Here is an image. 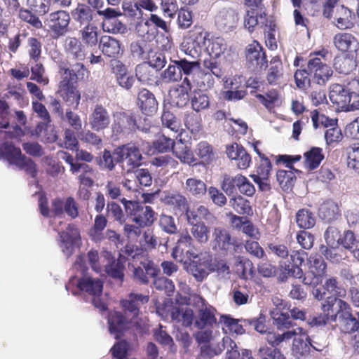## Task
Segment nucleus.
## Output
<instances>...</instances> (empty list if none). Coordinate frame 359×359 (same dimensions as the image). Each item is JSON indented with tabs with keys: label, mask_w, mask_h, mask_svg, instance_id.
Returning <instances> with one entry per match:
<instances>
[{
	"label": "nucleus",
	"mask_w": 359,
	"mask_h": 359,
	"mask_svg": "<svg viewBox=\"0 0 359 359\" xmlns=\"http://www.w3.org/2000/svg\"><path fill=\"white\" fill-rule=\"evenodd\" d=\"M67 291L76 295L79 292H82L92 296V303L94 306L100 311L107 309V305L101 297L103 290V283L99 278H93L90 276H83L78 278L72 277L65 286Z\"/></svg>",
	"instance_id": "obj_1"
},
{
	"label": "nucleus",
	"mask_w": 359,
	"mask_h": 359,
	"mask_svg": "<svg viewBox=\"0 0 359 359\" xmlns=\"http://www.w3.org/2000/svg\"><path fill=\"white\" fill-rule=\"evenodd\" d=\"M116 163L121 168V174L133 172L142 165V154L137 143H128L115 149Z\"/></svg>",
	"instance_id": "obj_2"
},
{
	"label": "nucleus",
	"mask_w": 359,
	"mask_h": 359,
	"mask_svg": "<svg viewBox=\"0 0 359 359\" xmlns=\"http://www.w3.org/2000/svg\"><path fill=\"white\" fill-rule=\"evenodd\" d=\"M70 20L69 13L64 9H60L50 13L46 16L44 24L52 38L58 39L69 32Z\"/></svg>",
	"instance_id": "obj_3"
},
{
	"label": "nucleus",
	"mask_w": 359,
	"mask_h": 359,
	"mask_svg": "<svg viewBox=\"0 0 359 359\" xmlns=\"http://www.w3.org/2000/svg\"><path fill=\"white\" fill-rule=\"evenodd\" d=\"M136 129L147 133L149 128H140L136 123V119L132 114L123 111H116L113 114L111 130L114 135L129 134Z\"/></svg>",
	"instance_id": "obj_4"
},
{
	"label": "nucleus",
	"mask_w": 359,
	"mask_h": 359,
	"mask_svg": "<svg viewBox=\"0 0 359 359\" xmlns=\"http://www.w3.org/2000/svg\"><path fill=\"white\" fill-rule=\"evenodd\" d=\"M329 97L339 109L344 111L359 109V101L351 102V97L345 90L344 86L337 83L331 85Z\"/></svg>",
	"instance_id": "obj_5"
},
{
	"label": "nucleus",
	"mask_w": 359,
	"mask_h": 359,
	"mask_svg": "<svg viewBox=\"0 0 359 359\" xmlns=\"http://www.w3.org/2000/svg\"><path fill=\"white\" fill-rule=\"evenodd\" d=\"M308 61V68L310 71L312 81L319 86H324L332 75V70L325 62L323 56L318 57L310 55Z\"/></svg>",
	"instance_id": "obj_6"
},
{
	"label": "nucleus",
	"mask_w": 359,
	"mask_h": 359,
	"mask_svg": "<svg viewBox=\"0 0 359 359\" xmlns=\"http://www.w3.org/2000/svg\"><path fill=\"white\" fill-rule=\"evenodd\" d=\"M271 316L273 320V324L277 326L278 330L289 329L292 326L291 318L294 320H304L306 318V313L298 308H293L288 311L283 312L277 307L271 311Z\"/></svg>",
	"instance_id": "obj_7"
},
{
	"label": "nucleus",
	"mask_w": 359,
	"mask_h": 359,
	"mask_svg": "<svg viewBox=\"0 0 359 359\" xmlns=\"http://www.w3.org/2000/svg\"><path fill=\"white\" fill-rule=\"evenodd\" d=\"M212 257L210 253L201 252L199 259L192 260L187 266V271L198 282H202L211 272Z\"/></svg>",
	"instance_id": "obj_8"
},
{
	"label": "nucleus",
	"mask_w": 359,
	"mask_h": 359,
	"mask_svg": "<svg viewBox=\"0 0 359 359\" xmlns=\"http://www.w3.org/2000/svg\"><path fill=\"white\" fill-rule=\"evenodd\" d=\"M160 200L175 214H182L189 208L187 197L177 190L163 191L161 195Z\"/></svg>",
	"instance_id": "obj_9"
},
{
	"label": "nucleus",
	"mask_w": 359,
	"mask_h": 359,
	"mask_svg": "<svg viewBox=\"0 0 359 359\" xmlns=\"http://www.w3.org/2000/svg\"><path fill=\"white\" fill-rule=\"evenodd\" d=\"M336 323L341 332L353 333L359 332V311L353 313L351 308L348 304L344 310L337 315Z\"/></svg>",
	"instance_id": "obj_10"
},
{
	"label": "nucleus",
	"mask_w": 359,
	"mask_h": 359,
	"mask_svg": "<svg viewBox=\"0 0 359 359\" xmlns=\"http://www.w3.org/2000/svg\"><path fill=\"white\" fill-rule=\"evenodd\" d=\"M295 332L293 339L292 351L296 359H306L310 353L309 337L302 327L290 330Z\"/></svg>",
	"instance_id": "obj_11"
},
{
	"label": "nucleus",
	"mask_w": 359,
	"mask_h": 359,
	"mask_svg": "<svg viewBox=\"0 0 359 359\" xmlns=\"http://www.w3.org/2000/svg\"><path fill=\"white\" fill-rule=\"evenodd\" d=\"M81 62L78 61V62L70 65L69 67H67L65 65H60L59 69L61 79L76 83L78 81L87 79L89 72Z\"/></svg>",
	"instance_id": "obj_12"
},
{
	"label": "nucleus",
	"mask_w": 359,
	"mask_h": 359,
	"mask_svg": "<svg viewBox=\"0 0 359 359\" xmlns=\"http://www.w3.org/2000/svg\"><path fill=\"white\" fill-rule=\"evenodd\" d=\"M149 299L147 295L131 292L121 304L126 314L133 320L139 316L141 307L149 302Z\"/></svg>",
	"instance_id": "obj_13"
},
{
	"label": "nucleus",
	"mask_w": 359,
	"mask_h": 359,
	"mask_svg": "<svg viewBox=\"0 0 359 359\" xmlns=\"http://www.w3.org/2000/svg\"><path fill=\"white\" fill-rule=\"evenodd\" d=\"M60 247L62 252L69 257L74 251V246L80 240V231L74 224H69L66 231L58 232Z\"/></svg>",
	"instance_id": "obj_14"
},
{
	"label": "nucleus",
	"mask_w": 359,
	"mask_h": 359,
	"mask_svg": "<svg viewBox=\"0 0 359 359\" xmlns=\"http://www.w3.org/2000/svg\"><path fill=\"white\" fill-rule=\"evenodd\" d=\"M246 60L250 68L262 69L266 67L267 60L261 45L255 41L248 46L245 51Z\"/></svg>",
	"instance_id": "obj_15"
},
{
	"label": "nucleus",
	"mask_w": 359,
	"mask_h": 359,
	"mask_svg": "<svg viewBox=\"0 0 359 359\" xmlns=\"http://www.w3.org/2000/svg\"><path fill=\"white\" fill-rule=\"evenodd\" d=\"M64 50L67 58L76 61L86 59L87 51L85 45L75 36H67L64 41Z\"/></svg>",
	"instance_id": "obj_16"
},
{
	"label": "nucleus",
	"mask_w": 359,
	"mask_h": 359,
	"mask_svg": "<svg viewBox=\"0 0 359 359\" xmlns=\"http://www.w3.org/2000/svg\"><path fill=\"white\" fill-rule=\"evenodd\" d=\"M75 83L61 79L59 83L58 93L68 106L77 109L81 100V95Z\"/></svg>",
	"instance_id": "obj_17"
},
{
	"label": "nucleus",
	"mask_w": 359,
	"mask_h": 359,
	"mask_svg": "<svg viewBox=\"0 0 359 359\" xmlns=\"http://www.w3.org/2000/svg\"><path fill=\"white\" fill-rule=\"evenodd\" d=\"M320 308L323 313L330 315L331 323H334L344 308L348 304L345 301L339 299L337 296L325 295V299L321 300Z\"/></svg>",
	"instance_id": "obj_18"
},
{
	"label": "nucleus",
	"mask_w": 359,
	"mask_h": 359,
	"mask_svg": "<svg viewBox=\"0 0 359 359\" xmlns=\"http://www.w3.org/2000/svg\"><path fill=\"white\" fill-rule=\"evenodd\" d=\"M355 14L344 5H337L333 16V24L340 29H351L355 24Z\"/></svg>",
	"instance_id": "obj_19"
},
{
	"label": "nucleus",
	"mask_w": 359,
	"mask_h": 359,
	"mask_svg": "<svg viewBox=\"0 0 359 359\" xmlns=\"http://www.w3.org/2000/svg\"><path fill=\"white\" fill-rule=\"evenodd\" d=\"M132 320L130 317L124 316L121 312H111L108 317L109 330L116 339H118L129 327Z\"/></svg>",
	"instance_id": "obj_20"
},
{
	"label": "nucleus",
	"mask_w": 359,
	"mask_h": 359,
	"mask_svg": "<svg viewBox=\"0 0 359 359\" xmlns=\"http://www.w3.org/2000/svg\"><path fill=\"white\" fill-rule=\"evenodd\" d=\"M135 77L137 80L142 85L148 86H159V79L156 71H155L149 64L143 62L136 66Z\"/></svg>",
	"instance_id": "obj_21"
},
{
	"label": "nucleus",
	"mask_w": 359,
	"mask_h": 359,
	"mask_svg": "<svg viewBox=\"0 0 359 359\" xmlns=\"http://www.w3.org/2000/svg\"><path fill=\"white\" fill-rule=\"evenodd\" d=\"M137 104L142 112L147 116H151L158 110V103L155 95L146 88H142L138 93Z\"/></svg>",
	"instance_id": "obj_22"
},
{
	"label": "nucleus",
	"mask_w": 359,
	"mask_h": 359,
	"mask_svg": "<svg viewBox=\"0 0 359 359\" xmlns=\"http://www.w3.org/2000/svg\"><path fill=\"white\" fill-rule=\"evenodd\" d=\"M110 122L107 110L101 104H97L89 117L90 128L95 131H100L108 128Z\"/></svg>",
	"instance_id": "obj_23"
},
{
	"label": "nucleus",
	"mask_w": 359,
	"mask_h": 359,
	"mask_svg": "<svg viewBox=\"0 0 359 359\" xmlns=\"http://www.w3.org/2000/svg\"><path fill=\"white\" fill-rule=\"evenodd\" d=\"M98 48L108 57L117 58L122 53L121 42L109 35H103L100 38Z\"/></svg>",
	"instance_id": "obj_24"
},
{
	"label": "nucleus",
	"mask_w": 359,
	"mask_h": 359,
	"mask_svg": "<svg viewBox=\"0 0 359 359\" xmlns=\"http://www.w3.org/2000/svg\"><path fill=\"white\" fill-rule=\"evenodd\" d=\"M71 15L80 27L93 25L92 22L95 17V11L86 4L79 3L76 7L72 10Z\"/></svg>",
	"instance_id": "obj_25"
},
{
	"label": "nucleus",
	"mask_w": 359,
	"mask_h": 359,
	"mask_svg": "<svg viewBox=\"0 0 359 359\" xmlns=\"http://www.w3.org/2000/svg\"><path fill=\"white\" fill-rule=\"evenodd\" d=\"M238 21V12L231 8L221 9L215 17V24L221 29L234 27Z\"/></svg>",
	"instance_id": "obj_26"
},
{
	"label": "nucleus",
	"mask_w": 359,
	"mask_h": 359,
	"mask_svg": "<svg viewBox=\"0 0 359 359\" xmlns=\"http://www.w3.org/2000/svg\"><path fill=\"white\" fill-rule=\"evenodd\" d=\"M216 310L212 306H203L198 311L195 317L194 325L198 330H203L212 326L217 321L215 318Z\"/></svg>",
	"instance_id": "obj_27"
},
{
	"label": "nucleus",
	"mask_w": 359,
	"mask_h": 359,
	"mask_svg": "<svg viewBox=\"0 0 359 359\" xmlns=\"http://www.w3.org/2000/svg\"><path fill=\"white\" fill-rule=\"evenodd\" d=\"M340 287L336 278H330L325 284L320 287L313 286L311 290L312 295L317 300H323L325 295L339 296Z\"/></svg>",
	"instance_id": "obj_28"
},
{
	"label": "nucleus",
	"mask_w": 359,
	"mask_h": 359,
	"mask_svg": "<svg viewBox=\"0 0 359 359\" xmlns=\"http://www.w3.org/2000/svg\"><path fill=\"white\" fill-rule=\"evenodd\" d=\"M334 46L342 52L356 51L358 47L357 39L350 33H338L333 38Z\"/></svg>",
	"instance_id": "obj_29"
},
{
	"label": "nucleus",
	"mask_w": 359,
	"mask_h": 359,
	"mask_svg": "<svg viewBox=\"0 0 359 359\" xmlns=\"http://www.w3.org/2000/svg\"><path fill=\"white\" fill-rule=\"evenodd\" d=\"M183 188L188 194L197 199L203 198L208 189L205 182L197 177L187 179Z\"/></svg>",
	"instance_id": "obj_30"
},
{
	"label": "nucleus",
	"mask_w": 359,
	"mask_h": 359,
	"mask_svg": "<svg viewBox=\"0 0 359 359\" xmlns=\"http://www.w3.org/2000/svg\"><path fill=\"white\" fill-rule=\"evenodd\" d=\"M243 321V320L235 319L226 315L222 316L219 319V323L223 325L222 330L224 332H229L236 335H241L245 332L248 324Z\"/></svg>",
	"instance_id": "obj_31"
},
{
	"label": "nucleus",
	"mask_w": 359,
	"mask_h": 359,
	"mask_svg": "<svg viewBox=\"0 0 359 359\" xmlns=\"http://www.w3.org/2000/svg\"><path fill=\"white\" fill-rule=\"evenodd\" d=\"M212 237L214 247L220 250H227L233 243L229 231L221 226L214 228Z\"/></svg>",
	"instance_id": "obj_32"
},
{
	"label": "nucleus",
	"mask_w": 359,
	"mask_h": 359,
	"mask_svg": "<svg viewBox=\"0 0 359 359\" xmlns=\"http://www.w3.org/2000/svg\"><path fill=\"white\" fill-rule=\"evenodd\" d=\"M130 51L135 60H145L149 56V53H151V47L148 41L140 39L130 43Z\"/></svg>",
	"instance_id": "obj_33"
},
{
	"label": "nucleus",
	"mask_w": 359,
	"mask_h": 359,
	"mask_svg": "<svg viewBox=\"0 0 359 359\" xmlns=\"http://www.w3.org/2000/svg\"><path fill=\"white\" fill-rule=\"evenodd\" d=\"M23 156L20 149L11 143L5 142L0 146V158L7 160L10 164L16 165Z\"/></svg>",
	"instance_id": "obj_34"
},
{
	"label": "nucleus",
	"mask_w": 359,
	"mask_h": 359,
	"mask_svg": "<svg viewBox=\"0 0 359 359\" xmlns=\"http://www.w3.org/2000/svg\"><path fill=\"white\" fill-rule=\"evenodd\" d=\"M172 320L181 323L183 326L189 327L194 323V312L188 307H175L171 312Z\"/></svg>",
	"instance_id": "obj_35"
},
{
	"label": "nucleus",
	"mask_w": 359,
	"mask_h": 359,
	"mask_svg": "<svg viewBox=\"0 0 359 359\" xmlns=\"http://www.w3.org/2000/svg\"><path fill=\"white\" fill-rule=\"evenodd\" d=\"M215 347L219 354L224 350H226V359H241V353L237 345L229 337H223L222 341L219 342Z\"/></svg>",
	"instance_id": "obj_36"
},
{
	"label": "nucleus",
	"mask_w": 359,
	"mask_h": 359,
	"mask_svg": "<svg viewBox=\"0 0 359 359\" xmlns=\"http://www.w3.org/2000/svg\"><path fill=\"white\" fill-rule=\"evenodd\" d=\"M319 217L325 222L330 223L339 217V207L332 201L323 203L319 208Z\"/></svg>",
	"instance_id": "obj_37"
},
{
	"label": "nucleus",
	"mask_w": 359,
	"mask_h": 359,
	"mask_svg": "<svg viewBox=\"0 0 359 359\" xmlns=\"http://www.w3.org/2000/svg\"><path fill=\"white\" fill-rule=\"evenodd\" d=\"M155 212L151 207L142 205L136 216L132 221L140 226L148 227L155 221Z\"/></svg>",
	"instance_id": "obj_38"
},
{
	"label": "nucleus",
	"mask_w": 359,
	"mask_h": 359,
	"mask_svg": "<svg viewBox=\"0 0 359 359\" xmlns=\"http://www.w3.org/2000/svg\"><path fill=\"white\" fill-rule=\"evenodd\" d=\"M194 238L187 231H182L177 240L176 246L172 250V257L178 261H182L184 257V249L182 246L189 248L194 244Z\"/></svg>",
	"instance_id": "obj_39"
},
{
	"label": "nucleus",
	"mask_w": 359,
	"mask_h": 359,
	"mask_svg": "<svg viewBox=\"0 0 359 359\" xmlns=\"http://www.w3.org/2000/svg\"><path fill=\"white\" fill-rule=\"evenodd\" d=\"M171 62L177 65L178 71H180L181 79L182 74L192 76L199 72L200 64L198 61H189L183 58L171 60Z\"/></svg>",
	"instance_id": "obj_40"
},
{
	"label": "nucleus",
	"mask_w": 359,
	"mask_h": 359,
	"mask_svg": "<svg viewBox=\"0 0 359 359\" xmlns=\"http://www.w3.org/2000/svg\"><path fill=\"white\" fill-rule=\"evenodd\" d=\"M169 97L170 104L180 108L186 106L189 100V93L178 86L170 90Z\"/></svg>",
	"instance_id": "obj_41"
},
{
	"label": "nucleus",
	"mask_w": 359,
	"mask_h": 359,
	"mask_svg": "<svg viewBox=\"0 0 359 359\" xmlns=\"http://www.w3.org/2000/svg\"><path fill=\"white\" fill-rule=\"evenodd\" d=\"M73 172V174H78L79 182L86 187H91L93 184V177L95 176V170L88 164L81 163Z\"/></svg>",
	"instance_id": "obj_42"
},
{
	"label": "nucleus",
	"mask_w": 359,
	"mask_h": 359,
	"mask_svg": "<svg viewBox=\"0 0 359 359\" xmlns=\"http://www.w3.org/2000/svg\"><path fill=\"white\" fill-rule=\"evenodd\" d=\"M235 267L240 278L248 279L253 275V264L248 258L238 256L236 257Z\"/></svg>",
	"instance_id": "obj_43"
},
{
	"label": "nucleus",
	"mask_w": 359,
	"mask_h": 359,
	"mask_svg": "<svg viewBox=\"0 0 359 359\" xmlns=\"http://www.w3.org/2000/svg\"><path fill=\"white\" fill-rule=\"evenodd\" d=\"M190 233L194 240L200 244H205L209 240L210 229L203 222L192 225L190 227Z\"/></svg>",
	"instance_id": "obj_44"
},
{
	"label": "nucleus",
	"mask_w": 359,
	"mask_h": 359,
	"mask_svg": "<svg viewBox=\"0 0 359 359\" xmlns=\"http://www.w3.org/2000/svg\"><path fill=\"white\" fill-rule=\"evenodd\" d=\"M161 83L169 84L181 81L180 71H178L176 64L170 63L168 67L161 72L159 77Z\"/></svg>",
	"instance_id": "obj_45"
},
{
	"label": "nucleus",
	"mask_w": 359,
	"mask_h": 359,
	"mask_svg": "<svg viewBox=\"0 0 359 359\" xmlns=\"http://www.w3.org/2000/svg\"><path fill=\"white\" fill-rule=\"evenodd\" d=\"M81 38L85 45L94 47L99 44L97 27L94 25L83 27L79 32Z\"/></svg>",
	"instance_id": "obj_46"
},
{
	"label": "nucleus",
	"mask_w": 359,
	"mask_h": 359,
	"mask_svg": "<svg viewBox=\"0 0 359 359\" xmlns=\"http://www.w3.org/2000/svg\"><path fill=\"white\" fill-rule=\"evenodd\" d=\"M172 152L183 163L191 165L196 161V158L189 147L184 144L182 142L177 143Z\"/></svg>",
	"instance_id": "obj_47"
},
{
	"label": "nucleus",
	"mask_w": 359,
	"mask_h": 359,
	"mask_svg": "<svg viewBox=\"0 0 359 359\" xmlns=\"http://www.w3.org/2000/svg\"><path fill=\"white\" fill-rule=\"evenodd\" d=\"M305 165L310 170L316 169L319 166L324 158L323 149L319 147H312L304 154Z\"/></svg>",
	"instance_id": "obj_48"
},
{
	"label": "nucleus",
	"mask_w": 359,
	"mask_h": 359,
	"mask_svg": "<svg viewBox=\"0 0 359 359\" xmlns=\"http://www.w3.org/2000/svg\"><path fill=\"white\" fill-rule=\"evenodd\" d=\"M295 332L287 330L282 334L275 332H268L265 337V340L272 347L270 348H277L276 347L280 346L284 342L289 341L294 336Z\"/></svg>",
	"instance_id": "obj_49"
},
{
	"label": "nucleus",
	"mask_w": 359,
	"mask_h": 359,
	"mask_svg": "<svg viewBox=\"0 0 359 359\" xmlns=\"http://www.w3.org/2000/svg\"><path fill=\"white\" fill-rule=\"evenodd\" d=\"M282 62L278 57H274L271 60L270 68L269 69L266 79L269 84L274 85L281 78L283 73Z\"/></svg>",
	"instance_id": "obj_50"
},
{
	"label": "nucleus",
	"mask_w": 359,
	"mask_h": 359,
	"mask_svg": "<svg viewBox=\"0 0 359 359\" xmlns=\"http://www.w3.org/2000/svg\"><path fill=\"white\" fill-rule=\"evenodd\" d=\"M257 154L262 158L261 163L257 169V174L250 175L254 181L262 180H269L270 172L271 170V164L270 161L264 156H262L260 151L255 147V148Z\"/></svg>",
	"instance_id": "obj_51"
},
{
	"label": "nucleus",
	"mask_w": 359,
	"mask_h": 359,
	"mask_svg": "<svg viewBox=\"0 0 359 359\" xmlns=\"http://www.w3.org/2000/svg\"><path fill=\"white\" fill-rule=\"evenodd\" d=\"M276 179L282 189L287 191L292 187L296 180V176L291 169L288 170H279L276 173Z\"/></svg>",
	"instance_id": "obj_52"
},
{
	"label": "nucleus",
	"mask_w": 359,
	"mask_h": 359,
	"mask_svg": "<svg viewBox=\"0 0 359 359\" xmlns=\"http://www.w3.org/2000/svg\"><path fill=\"white\" fill-rule=\"evenodd\" d=\"M296 222L302 229H310L314 226L316 219L313 214L308 210H299L296 215Z\"/></svg>",
	"instance_id": "obj_53"
},
{
	"label": "nucleus",
	"mask_w": 359,
	"mask_h": 359,
	"mask_svg": "<svg viewBox=\"0 0 359 359\" xmlns=\"http://www.w3.org/2000/svg\"><path fill=\"white\" fill-rule=\"evenodd\" d=\"M310 271L313 275L314 278L321 276L324 274L326 264L320 255H311L309 257Z\"/></svg>",
	"instance_id": "obj_54"
},
{
	"label": "nucleus",
	"mask_w": 359,
	"mask_h": 359,
	"mask_svg": "<svg viewBox=\"0 0 359 359\" xmlns=\"http://www.w3.org/2000/svg\"><path fill=\"white\" fill-rule=\"evenodd\" d=\"M107 219L103 215H97L94 221L93 227L90 231L92 238L95 241H100L102 239V231L106 227Z\"/></svg>",
	"instance_id": "obj_55"
},
{
	"label": "nucleus",
	"mask_w": 359,
	"mask_h": 359,
	"mask_svg": "<svg viewBox=\"0 0 359 359\" xmlns=\"http://www.w3.org/2000/svg\"><path fill=\"white\" fill-rule=\"evenodd\" d=\"M18 11L19 18L31 25L32 27L36 29H41L43 27L42 22L40 19L34 15L29 8H22L21 6L17 11Z\"/></svg>",
	"instance_id": "obj_56"
},
{
	"label": "nucleus",
	"mask_w": 359,
	"mask_h": 359,
	"mask_svg": "<svg viewBox=\"0 0 359 359\" xmlns=\"http://www.w3.org/2000/svg\"><path fill=\"white\" fill-rule=\"evenodd\" d=\"M333 66L338 73L347 74L353 70L354 62L349 57L338 56L334 58Z\"/></svg>",
	"instance_id": "obj_57"
},
{
	"label": "nucleus",
	"mask_w": 359,
	"mask_h": 359,
	"mask_svg": "<svg viewBox=\"0 0 359 359\" xmlns=\"http://www.w3.org/2000/svg\"><path fill=\"white\" fill-rule=\"evenodd\" d=\"M107 215L108 217L114 219L120 224H123L126 221V217L124 215L121 207L115 202H109L107 205Z\"/></svg>",
	"instance_id": "obj_58"
},
{
	"label": "nucleus",
	"mask_w": 359,
	"mask_h": 359,
	"mask_svg": "<svg viewBox=\"0 0 359 359\" xmlns=\"http://www.w3.org/2000/svg\"><path fill=\"white\" fill-rule=\"evenodd\" d=\"M158 226L165 233L170 235L177 232V226L172 216L161 214L158 219Z\"/></svg>",
	"instance_id": "obj_59"
},
{
	"label": "nucleus",
	"mask_w": 359,
	"mask_h": 359,
	"mask_svg": "<svg viewBox=\"0 0 359 359\" xmlns=\"http://www.w3.org/2000/svg\"><path fill=\"white\" fill-rule=\"evenodd\" d=\"M196 154L203 163H209L214 158L212 148L206 142H201L198 144L196 149Z\"/></svg>",
	"instance_id": "obj_60"
},
{
	"label": "nucleus",
	"mask_w": 359,
	"mask_h": 359,
	"mask_svg": "<svg viewBox=\"0 0 359 359\" xmlns=\"http://www.w3.org/2000/svg\"><path fill=\"white\" fill-rule=\"evenodd\" d=\"M230 205L239 214H250L252 208L250 202L241 196H237L230 199Z\"/></svg>",
	"instance_id": "obj_61"
},
{
	"label": "nucleus",
	"mask_w": 359,
	"mask_h": 359,
	"mask_svg": "<svg viewBox=\"0 0 359 359\" xmlns=\"http://www.w3.org/2000/svg\"><path fill=\"white\" fill-rule=\"evenodd\" d=\"M187 128L193 134L197 133L201 128V118L195 113H187L184 118Z\"/></svg>",
	"instance_id": "obj_62"
},
{
	"label": "nucleus",
	"mask_w": 359,
	"mask_h": 359,
	"mask_svg": "<svg viewBox=\"0 0 359 359\" xmlns=\"http://www.w3.org/2000/svg\"><path fill=\"white\" fill-rule=\"evenodd\" d=\"M347 165L355 170H359V142L354 143L347 148Z\"/></svg>",
	"instance_id": "obj_63"
},
{
	"label": "nucleus",
	"mask_w": 359,
	"mask_h": 359,
	"mask_svg": "<svg viewBox=\"0 0 359 359\" xmlns=\"http://www.w3.org/2000/svg\"><path fill=\"white\" fill-rule=\"evenodd\" d=\"M160 8L164 16L174 19L179 10L177 0H160Z\"/></svg>",
	"instance_id": "obj_64"
}]
</instances>
